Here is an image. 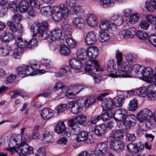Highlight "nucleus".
<instances>
[{
    "mask_svg": "<svg viewBox=\"0 0 156 156\" xmlns=\"http://www.w3.org/2000/svg\"><path fill=\"white\" fill-rule=\"evenodd\" d=\"M77 58L81 60L80 61L75 58L71 59L69 61V65L71 68H99L100 64L98 61L94 59L88 60L85 62L84 60L87 57V51L84 48L78 49L76 52Z\"/></svg>",
    "mask_w": 156,
    "mask_h": 156,
    "instance_id": "f257e3e1",
    "label": "nucleus"
},
{
    "mask_svg": "<svg viewBox=\"0 0 156 156\" xmlns=\"http://www.w3.org/2000/svg\"><path fill=\"white\" fill-rule=\"evenodd\" d=\"M41 13L48 16L51 15L52 20L55 22H59L63 19L66 20L68 16V10L65 4H61L59 6H56L51 8L50 5L42 7L41 9Z\"/></svg>",
    "mask_w": 156,
    "mask_h": 156,
    "instance_id": "f03ea898",
    "label": "nucleus"
},
{
    "mask_svg": "<svg viewBox=\"0 0 156 156\" xmlns=\"http://www.w3.org/2000/svg\"><path fill=\"white\" fill-rule=\"evenodd\" d=\"M154 84L148 87L142 86L139 88L137 91L138 95L141 97L147 96L150 100H153L156 96V74L153 76Z\"/></svg>",
    "mask_w": 156,
    "mask_h": 156,
    "instance_id": "7ed1b4c3",
    "label": "nucleus"
},
{
    "mask_svg": "<svg viewBox=\"0 0 156 156\" xmlns=\"http://www.w3.org/2000/svg\"><path fill=\"white\" fill-rule=\"evenodd\" d=\"M48 28V23L46 21H43L41 24L35 23L31 26L30 31L33 33L34 36L38 33L42 39L46 40L50 37L49 34L46 31Z\"/></svg>",
    "mask_w": 156,
    "mask_h": 156,
    "instance_id": "20e7f679",
    "label": "nucleus"
},
{
    "mask_svg": "<svg viewBox=\"0 0 156 156\" xmlns=\"http://www.w3.org/2000/svg\"><path fill=\"white\" fill-rule=\"evenodd\" d=\"M125 60L127 61L122 62L120 67L121 68H140L143 67V66L134 64L136 55L132 53H128L124 55Z\"/></svg>",
    "mask_w": 156,
    "mask_h": 156,
    "instance_id": "39448f33",
    "label": "nucleus"
},
{
    "mask_svg": "<svg viewBox=\"0 0 156 156\" xmlns=\"http://www.w3.org/2000/svg\"><path fill=\"white\" fill-rule=\"evenodd\" d=\"M16 152L20 156H27L33 153V149L31 146L24 143L16 147Z\"/></svg>",
    "mask_w": 156,
    "mask_h": 156,
    "instance_id": "423d86ee",
    "label": "nucleus"
},
{
    "mask_svg": "<svg viewBox=\"0 0 156 156\" xmlns=\"http://www.w3.org/2000/svg\"><path fill=\"white\" fill-rule=\"evenodd\" d=\"M107 146L105 143H98L94 151L91 152L90 156H104L106 151Z\"/></svg>",
    "mask_w": 156,
    "mask_h": 156,
    "instance_id": "0eeeda50",
    "label": "nucleus"
},
{
    "mask_svg": "<svg viewBox=\"0 0 156 156\" xmlns=\"http://www.w3.org/2000/svg\"><path fill=\"white\" fill-rule=\"evenodd\" d=\"M153 116V113L150 110L144 108L141 109L137 113L136 117L139 122H140L148 120V117L152 118Z\"/></svg>",
    "mask_w": 156,
    "mask_h": 156,
    "instance_id": "6e6552de",
    "label": "nucleus"
},
{
    "mask_svg": "<svg viewBox=\"0 0 156 156\" xmlns=\"http://www.w3.org/2000/svg\"><path fill=\"white\" fill-rule=\"evenodd\" d=\"M125 144L123 142L120 140H112L109 144L110 148L115 152L119 153L124 149Z\"/></svg>",
    "mask_w": 156,
    "mask_h": 156,
    "instance_id": "1a4fd4ad",
    "label": "nucleus"
},
{
    "mask_svg": "<svg viewBox=\"0 0 156 156\" xmlns=\"http://www.w3.org/2000/svg\"><path fill=\"white\" fill-rule=\"evenodd\" d=\"M62 32L58 28H56L52 30L50 32V39L53 41L57 42L59 44H62L64 43V41L61 39Z\"/></svg>",
    "mask_w": 156,
    "mask_h": 156,
    "instance_id": "9d476101",
    "label": "nucleus"
},
{
    "mask_svg": "<svg viewBox=\"0 0 156 156\" xmlns=\"http://www.w3.org/2000/svg\"><path fill=\"white\" fill-rule=\"evenodd\" d=\"M17 42L18 43H20V45L24 48H33L37 45V41L35 38H32L29 42L22 40L21 36H18L17 37Z\"/></svg>",
    "mask_w": 156,
    "mask_h": 156,
    "instance_id": "9b49d317",
    "label": "nucleus"
},
{
    "mask_svg": "<svg viewBox=\"0 0 156 156\" xmlns=\"http://www.w3.org/2000/svg\"><path fill=\"white\" fill-rule=\"evenodd\" d=\"M132 69H124L122 70L119 69L115 73H111L109 74V76L112 77H131L132 73L131 72L133 71Z\"/></svg>",
    "mask_w": 156,
    "mask_h": 156,
    "instance_id": "f8f14e48",
    "label": "nucleus"
},
{
    "mask_svg": "<svg viewBox=\"0 0 156 156\" xmlns=\"http://www.w3.org/2000/svg\"><path fill=\"white\" fill-rule=\"evenodd\" d=\"M109 20L112 25L116 26H120L124 22L122 16L115 13L111 15L109 18Z\"/></svg>",
    "mask_w": 156,
    "mask_h": 156,
    "instance_id": "ddd939ff",
    "label": "nucleus"
},
{
    "mask_svg": "<svg viewBox=\"0 0 156 156\" xmlns=\"http://www.w3.org/2000/svg\"><path fill=\"white\" fill-rule=\"evenodd\" d=\"M68 108H71V112L74 114H77L80 112L82 110V105L78 101H70L67 104Z\"/></svg>",
    "mask_w": 156,
    "mask_h": 156,
    "instance_id": "4468645a",
    "label": "nucleus"
},
{
    "mask_svg": "<svg viewBox=\"0 0 156 156\" xmlns=\"http://www.w3.org/2000/svg\"><path fill=\"white\" fill-rule=\"evenodd\" d=\"M127 112L126 110L123 108H119L115 112L114 119L116 121H121L127 117Z\"/></svg>",
    "mask_w": 156,
    "mask_h": 156,
    "instance_id": "2eb2a0df",
    "label": "nucleus"
},
{
    "mask_svg": "<svg viewBox=\"0 0 156 156\" xmlns=\"http://www.w3.org/2000/svg\"><path fill=\"white\" fill-rule=\"evenodd\" d=\"M86 20L87 25L93 27H96L98 24V20L96 16L93 14L87 15Z\"/></svg>",
    "mask_w": 156,
    "mask_h": 156,
    "instance_id": "dca6fc26",
    "label": "nucleus"
},
{
    "mask_svg": "<svg viewBox=\"0 0 156 156\" xmlns=\"http://www.w3.org/2000/svg\"><path fill=\"white\" fill-rule=\"evenodd\" d=\"M112 25L108 20L102 19L100 21L99 27L102 31L109 32L110 30H112Z\"/></svg>",
    "mask_w": 156,
    "mask_h": 156,
    "instance_id": "f3484780",
    "label": "nucleus"
},
{
    "mask_svg": "<svg viewBox=\"0 0 156 156\" xmlns=\"http://www.w3.org/2000/svg\"><path fill=\"white\" fill-rule=\"evenodd\" d=\"M143 69L141 72V73L143 76V80L147 83H150L153 81L149 77L151 75L154 73V72L156 70V69Z\"/></svg>",
    "mask_w": 156,
    "mask_h": 156,
    "instance_id": "a211bd4d",
    "label": "nucleus"
},
{
    "mask_svg": "<svg viewBox=\"0 0 156 156\" xmlns=\"http://www.w3.org/2000/svg\"><path fill=\"white\" fill-rule=\"evenodd\" d=\"M96 41V35L94 32L90 31L87 34L85 39V42L87 45H94Z\"/></svg>",
    "mask_w": 156,
    "mask_h": 156,
    "instance_id": "6ab92c4d",
    "label": "nucleus"
},
{
    "mask_svg": "<svg viewBox=\"0 0 156 156\" xmlns=\"http://www.w3.org/2000/svg\"><path fill=\"white\" fill-rule=\"evenodd\" d=\"M136 117L134 115H130L123 119L122 123L126 126L130 127L135 125L136 123Z\"/></svg>",
    "mask_w": 156,
    "mask_h": 156,
    "instance_id": "aec40b11",
    "label": "nucleus"
},
{
    "mask_svg": "<svg viewBox=\"0 0 156 156\" xmlns=\"http://www.w3.org/2000/svg\"><path fill=\"white\" fill-rule=\"evenodd\" d=\"M67 9L68 10V13L69 12L70 13L73 14H75L77 16H81L83 15L84 12V10L82 7L80 5H76L71 7L69 10L67 6L65 5Z\"/></svg>",
    "mask_w": 156,
    "mask_h": 156,
    "instance_id": "412c9836",
    "label": "nucleus"
},
{
    "mask_svg": "<svg viewBox=\"0 0 156 156\" xmlns=\"http://www.w3.org/2000/svg\"><path fill=\"white\" fill-rule=\"evenodd\" d=\"M17 38L15 39V44L17 47L14 49L13 56L16 59H19L21 58V54L24 51V47L21 45L20 43H18L17 42Z\"/></svg>",
    "mask_w": 156,
    "mask_h": 156,
    "instance_id": "4be33fe9",
    "label": "nucleus"
},
{
    "mask_svg": "<svg viewBox=\"0 0 156 156\" xmlns=\"http://www.w3.org/2000/svg\"><path fill=\"white\" fill-rule=\"evenodd\" d=\"M73 26L78 30H81L83 27L85 21L81 17L75 18L73 20Z\"/></svg>",
    "mask_w": 156,
    "mask_h": 156,
    "instance_id": "5701e85b",
    "label": "nucleus"
},
{
    "mask_svg": "<svg viewBox=\"0 0 156 156\" xmlns=\"http://www.w3.org/2000/svg\"><path fill=\"white\" fill-rule=\"evenodd\" d=\"M54 111L50 109L45 108L41 111V115L43 119L48 120L51 119L54 115Z\"/></svg>",
    "mask_w": 156,
    "mask_h": 156,
    "instance_id": "b1692460",
    "label": "nucleus"
},
{
    "mask_svg": "<svg viewBox=\"0 0 156 156\" xmlns=\"http://www.w3.org/2000/svg\"><path fill=\"white\" fill-rule=\"evenodd\" d=\"M30 8L29 4L27 1L23 0L19 2L18 9L20 13H26Z\"/></svg>",
    "mask_w": 156,
    "mask_h": 156,
    "instance_id": "393cba45",
    "label": "nucleus"
},
{
    "mask_svg": "<svg viewBox=\"0 0 156 156\" xmlns=\"http://www.w3.org/2000/svg\"><path fill=\"white\" fill-rule=\"evenodd\" d=\"M105 110L104 113L100 115L101 119L104 121H106L108 120L114 118V115L115 111L113 109Z\"/></svg>",
    "mask_w": 156,
    "mask_h": 156,
    "instance_id": "a878e982",
    "label": "nucleus"
},
{
    "mask_svg": "<svg viewBox=\"0 0 156 156\" xmlns=\"http://www.w3.org/2000/svg\"><path fill=\"white\" fill-rule=\"evenodd\" d=\"M86 51L87 56H88L89 58L94 59L96 58L98 54V49L94 46L88 48Z\"/></svg>",
    "mask_w": 156,
    "mask_h": 156,
    "instance_id": "bb28decb",
    "label": "nucleus"
},
{
    "mask_svg": "<svg viewBox=\"0 0 156 156\" xmlns=\"http://www.w3.org/2000/svg\"><path fill=\"white\" fill-rule=\"evenodd\" d=\"M140 127L141 130L147 131L151 129L154 125V123L149 120L144 122H140Z\"/></svg>",
    "mask_w": 156,
    "mask_h": 156,
    "instance_id": "cd10ccee",
    "label": "nucleus"
},
{
    "mask_svg": "<svg viewBox=\"0 0 156 156\" xmlns=\"http://www.w3.org/2000/svg\"><path fill=\"white\" fill-rule=\"evenodd\" d=\"M103 110L113 109L112 107L113 106V100L111 98H105L101 104Z\"/></svg>",
    "mask_w": 156,
    "mask_h": 156,
    "instance_id": "c85d7f7f",
    "label": "nucleus"
},
{
    "mask_svg": "<svg viewBox=\"0 0 156 156\" xmlns=\"http://www.w3.org/2000/svg\"><path fill=\"white\" fill-rule=\"evenodd\" d=\"M42 140L46 143H51L53 140L52 136L49 130H44L42 133Z\"/></svg>",
    "mask_w": 156,
    "mask_h": 156,
    "instance_id": "c756f323",
    "label": "nucleus"
},
{
    "mask_svg": "<svg viewBox=\"0 0 156 156\" xmlns=\"http://www.w3.org/2000/svg\"><path fill=\"white\" fill-rule=\"evenodd\" d=\"M43 69H26V76H33L36 74L41 75L45 73Z\"/></svg>",
    "mask_w": 156,
    "mask_h": 156,
    "instance_id": "7c9ffc66",
    "label": "nucleus"
},
{
    "mask_svg": "<svg viewBox=\"0 0 156 156\" xmlns=\"http://www.w3.org/2000/svg\"><path fill=\"white\" fill-rule=\"evenodd\" d=\"M12 47L9 45H0V55L5 56L9 55L12 51Z\"/></svg>",
    "mask_w": 156,
    "mask_h": 156,
    "instance_id": "2f4dec72",
    "label": "nucleus"
},
{
    "mask_svg": "<svg viewBox=\"0 0 156 156\" xmlns=\"http://www.w3.org/2000/svg\"><path fill=\"white\" fill-rule=\"evenodd\" d=\"M147 10L150 12H154L156 9V2L155 0H147L145 2Z\"/></svg>",
    "mask_w": 156,
    "mask_h": 156,
    "instance_id": "473e14b6",
    "label": "nucleus"
},
{
    "mask_svg": "<svg viewBox=\"0 0 156 156\" xmlns=\"http://www.w3.org/2000/svg\"><path fill=\"white\" fill-rule=\"evenodd\" d=\"M106 129V127L105 125L102 124L96 126L94 132L96 135L98 136H101L105 133Z\"/></svg>",
    "mask_w": 156,
    "mask_h": 156,
    "instance_id": "72a5a7b5",
    "label": "nucleus"
},
{
    "mask_svg": "<svg viewBox=\"0 0 156 156\" xmlns=\"http://www.w3.org/2000/svg\"><path fill=\"white\" fill-rule=\"evenodd\" d=\"M124 99L123 95L120 94L116 96L113 100V106L119 107L122 106Z\"/></svg>",
    "mask_w": 156,
    "mask_h": 156,
    "instance_id": "f704fd0d",
    "label": "nucleus"
},
{
    "mask_svg": "<svg viewBox=\"0 0 156 156\" xmlns=\"http://www.w3.org/2000/svg\"><path fill=\"white\" fill-rule=\"evenodd\" d=\"M29 67L30 68H39L42 67L41 65H40L37 63L36 60H33L30 61L29 64L28 65L23 64L20 66L18 68H28Z\"/></svg>",
    "mask_w": 156,
    "mask_h": 156,
    "instance_id": "c9c22d12",
    "label": "nucleus"
},
{
    "mask_svg": "<svg viewBox=\"0 0 156 156\" xmlns=\"http://www.w3.org/2000/svg\"><path fill=\"white\" fill-rule=\"evenodd\" d=\"M98 40L102 43H104L108 41L110 39L109 34L105 32L100 31L98 33Z\"/></svg>",
    "mask_w": 156,
    "mask_h": 156,
    "instance_id": "e433bc0d",
    "label": "nucleus"
},
{
    "mask_svg": "<svg viewBox=\"0 0 156 156\" xmlns=\"http://www.w3.org/2000/svg\"><path fill=\"white\" fill-rule=\"evenodd\" d=\"M11 137L10 138L9 146V148H6V150L7 151H9L12 154H13L15 152H16V148L15 146L19 144Z\"/></svg>",
    "mask_w": 156,
    "mask_h": 156,
    "instance_id": "4c0bfd02",
    "label": "nucleus"
},
{
    "mask_svg": "<svg viewBox=\"0 0 156 156\" xmlns=\"http://www.w3.org/2000/svg\"><path fill=\"white\" fill-rule=\"evenodd\" d=\"M66 129L64 122H60L56 125L55 128V131L58 134H61L65 131Z\"/></svg>",
    "mask_w": 156,
    "mask_h": 156,
    "instance_id": "58836bf2",
    "label": "nucleus"
},
{
    "mask_svg": "<svg viewBox=\"0 0 156 156\" xmlns=\"http://www.w3.org/2000/svg\"><path fill=\"white\" fill-rule=\"evenodd\" d=\"M88 137V134L87 132L85 131H82L78 134V136L76 138L75 140L76 142H82L87 140Z\"/></svg>",
    "mask_w": 156,
    "mask_h": 156,
    "instance_id": "ea45409f",
    "label": "nucleus"
},
{
    "mask_svg": "<svg viewBox=\"0 0 156 156\" xmlns=\"http://www.w3.org/2000/svg\"><path fill=\"white\" fill-rule=\"evenodd\" d=\"M111 136L115 139H122L124 137L122 131L119 129L113 130L112 132Z\"/></svg>",
    "mask_w": 156,
    "mask_h": 156,
    "instance_id": "a19ab883",
    "label": "nucleus"
},
{
    "mask_svg": "<svg viewBox=\"0 0 156 156\" xmlns=\"http://www.w3.org/2000/svg\"><path fill=\"white\" fill-rule=\"evenodd\" d=\"M61 28L65 35L68 36L71 34L72 27L71 25L68 24H65L62 25Z\"/></svg>",
    "mask_w": 156,
    "mask_h": 156,
    "instance_id": "79ce46f5",
    "label": "nucleus"
},
{
    "mask_svg": "<svg viewBox=\"0 0 156 156\" xmlns=\"http://www.w3.org/2000/svg\"><path fill=\"white\" fill-rule=\"evenodd\" d=\"M65 41L67 45L71 48H74L77 46V42L73 37L67 38Z\"/></svg>",
    "mask_w": 156,
    "mask_h": 156,
    "instance_id": "37998d69",
    "label": "nucleus"
},
{
    "mask_svg": "<svg viewBox=\"0 0 156 156\" xmlns=\"http://www.w3.org/2000/svg\"><path fill=\"white\" fill-rule=\"evenodd\" d=\"M87 118V116L83 114L79 115L75 118L76 123L80 125H83L86 121Z\"/></svg>",
    "mask_w": 156,
    "mask_h": 156,
    "instance_id": "c03bdc74",
    "label": "nucleus"
},
{
    "mask_svg": "<svg viewBox=\"0 0 156 156\" xmlns=\"http://www.w3.org/2000/svg\"><path fill=\"white\" fill-rule=\"evenodd\" d=\"M115 56L117 59V64L118 67L120 68V66L122 61V54L119 50H116L115 51Z\"/></svg>",
    "mask_w": 156,
    "mask_h": 156,
    "instance_id": "a18cd8bd",
    "label": "nucleus"
},
{
    "mask_svg": "<svg viewBox=\"0 0 156 156\" xmlns=\"http://www.w3.org/2000/svg\"><path fill=\"white\" fill-rule=\"evenodd\" d=\"M59 51L61 55L65 56L69 55L70 53L69 48L64 44L61 45Z\"/></svg>",
    "mask_w": 156,
    "mask_h": 156,
    "instance_id": "49530a36",
    "label": "nucleus"
},
{
    "mask_svg": "<svg viewBox=\"0 0 156 156\" xmlns=\"http://www.w3.org/2000/svg\"><path fill=\"white\" fill-rule=\"evenodd\" d=\"M8 8L12 12H16L18 8L17 1L15 0L9 2L8 4Z\"/></svg>",
    "mask_w": 156,
    "mask_h": 156,
    "instance_id": "de8ad7c7",
    "label": "nucleus"
},
{
    "mask_svg": "<svg viewBox=\"0 0 156 156\" xmlns=\"http://www.w3.org/2000/svg\"><path fill=\"white\" fill-rule=\"evenodd\" d=\"M96 101L95 98L93 96H88L85 100L84 104L86 107H88L94 104Z\"/></svg>",
    "mask_w": 156,
    "mask_h": 156,
    "instance_id": "09e8293b",
    "label": "nucleus"
},
{
    "mask_svg": "<svg viewBox=\"0 0 156 156\" xmlns=\"http://www.w3.org/2000/svg\"><path fill=\"white\" fill-rule=\"evenodd\" d=\"M138 107L137 102L136 99H133L130 101L128 104V108L129 110H135Z\"/></svg>",
    "mask_w": 156,
    "mask_h": 156,
    "instance_id": "8fccbe9b",
    "label": "nucleus"
},
{
    "mask_svg": "<svg viewBox=\"0 0 156 156\" xmlns=\"http://www.w3.org/2000/svg\"><path fill=\"white\" fill-rule=\"evenodd\" d=\"M70 69H60L58 73H56L55 76L59 77L63 76L69 75L71 73Z\"/></svg>",
    "mask_w": 156,
    "mask_h": 156,
    "instance_id": "3c124183",
    "label": "nucleus"
},
{
    "mask_svg": "<svg viewBox=\"0 0 156 156\" xmlns=\"http://www.w3.org/2000/svg\"><path fill=\"white\" fill-rule=\"evenodd\" d=\"M145 19L148 23L155 25L156 23V16L152 14H147L145 16Z\"/></svg>",
    "mask_w": 156,
    "mask_h": 156,
    "instance_id": "603ef678",
    "label": "nucleus"
},
{
    "mask_svg": "<svg viewBox=\"0 0 156 156\" xmlns=\"http://www.w3.org/2000/svg\"><path fill=\"white\" fill-rule=\"evenodd\" d=\"M84 70L86 74L90 75L93 77L96 83H98L100 82V78L97 77L95 74L93 73L92 69H84Z\"/></svg>",
    "mask_w": 156,
    "mask_h": 156,
    "instance_id": "864d4df0",
    "label": "nucleus"
},
{
    "mask_svg": "<svg viewBox=\"0 0 156 156\" xmlns=\"http://www.w3.org/2000/svg\"><path fill=\"white\" fill-rule=\"evenodd\" d=\"M136 35L139 39L143 40H145L147 39L149 37L147 33L143 31H137Z\"/></svg>",
    "mask_w": 156,
    "mask_h": 156,
    "instance_id": "5fc2aeb1",
    "label": "nucleus"
},
{
    "mask_svg": "<svg viewBox=\"0 0 156 156\" xmlns=\"http://www.w3.org/2000/svg\"><path fill=\"white\" fill-rule=\"evenodd\" d=\"M39 126H36L34 127L32 134V138L33 139H38L41 137V136L39 135L38 130H39Z\"/></svg>",
    "mask_w": 156,
    "mask_h": 156,
    "instance_id": "6e6d98bb",
    "label": "nucleus"
},
{
    "mask_svg": "<svg viewBox=\"0 0 156 156\" xmlns=\"http://www.w3.org/2000/svg\"><path fill=\"white\" fill-rule=\"evenodd\" d=\"M35 156H46L45 147H39L36 151Z\"/></svg>",
    "mask_w": 156,
    "mask_h": 156,
    "instance_id": "4d7b16f0",
    "label": "nucleus"
},
{
    "mask_svg": "<svg viewBox=\"0 0 156 156\" xmlns=\"http://www.w3.org/2000/svg\"><path fill=\"white\" fill-rule=\"evenodd\" d=\"M135 147V143L133 144L130 143L127 145L126 149L129 153L132 154L133 153H136Z\"/></svg>",
    "mask_w": 156,
    "mask_h": 156,
    "instance_id": "13d9d810",
    "label": "nucleus"
},
{
    "mask_svg": "<svg viewBox=\"0 0 156 156\" xmlns=\"http://www.w3.org/2000/svg\"><path fill=\"white\" fill-rule=\"evenodd\" d=\"M139 14L136 13L131 16L129 18V23L131 24L136 23L139 20Z\"/></svg>",
    "mask_w": 156,
    "mask_h": 156,
    "instance_id": "bf43d9fd",
    "label": "nucleus"
},
{
    "mask_svg": "<svg viewBox=\"0 0 156 156\" xmlns=\"http://www.w3.org/2000/svg\"><path fill=\"white\" fill-rule=\"evenodd\" d=\"M128 30L125 29L120 31L119 34V36L121 38H124L126 39L129 38L128 34Z\"/></svg>",
    "mask_w": 156,
    "mask_h": 156,
    "instance_id": "052dcab7",
    "label": "nucleus"
},
{
    "mask_svg": "<svg viewBox=\"0 0 156 156\" xmlns=\"http://www.w3.org/2000/svg\"><path fill=\"white\" fill-rule=\"evenodd\" d=\"M22 19V17L20 13L15 14L13 16L12 19L13 21L17 23H20Z\"/></svg>",
    "mask_w": 156,
    "mask_h": 156,
    "instance_id": "680f3d73",
    "label": "nucleus"
},
{
    "mask_svg": "<svg viewBox=\"0 0 156 156\" xmlns=\"http://www.w3.org/2000/svg\"><path fill=\"white\" fill-rule=\"evenodd\" d=\"M148 41L154 47H156V35L152 34L148 37Z\"/></svg>",
    "mask_w": 156,
    "mask_h": 156,
    "instance_id": "e2e57ef3",
    "label": "nucleus"
},
{
    "mask_svg": "<svg viewBox=\"0 0 156 156\" xmlns=\"http://www.w3.org/2000/svg\"><path fill=\"white\" fill-rule=\"evenodd\" d=\"M150 26V23L146 20L142 21L140 24V28L144 30H147L149 27Z\"/></svg>",
    "mask_w": 156,
    "mask_h": 156,
    "instance_id": "0e129e2a",
    "label": "nucleus"
},
{
    "mask_svg": "<svg viewBox=\"0 0 156 156\" xmlns=\"http://www.w3.org/2000/svg\"><path fill=\"white\" fill-rule=\"evenodd\" d=\"M71 132L73 134L78 135L80 132L81 131L82 129L79 126L76 125L71 128Z\"/></svg>",
    "mask_w": 156,
    "mask_h": 156,
    "instance_id": "69168bd1",
    "label": "nucleus"
},
{
    "mask_svg": "<svg viewBox=\"0 0 156 156\" xmlns=\"http://www.w3.org/2000/svg\"><path fill=\"white\" fill-rule=\"evenodd\" d=\"M126 139L128 141H133L136 139V136L133 134L126 133Z\"/></svg>",
    "mask_w": 156,
    "mask_h": 156,
    "instance_id": "338daca9",
    "label": "nucleus"
},
{
    "mask_svg": "<svg viewBox=\"0 0 156 156\" xmlns=\"http://www.w3.org/2000/svg\"><path fill=\"white\" fill-rule=\"evenodd\" d=\"M29 2L32 7L40 8V4L38 0H29Z\"/></svg>",
    "mask_w": 156,
    "mask_h": 156,
    "instance_id": "774afa93",
    "label": "nucleus"
}]
</instances>
